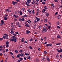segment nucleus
<instances>
[{"mask_svg": "<svg viewBox=\"0 0 62 62\" xmlns=\"http://www.w3.org/2000/svg\"><path fill=\"white\" fill-rule=\"evenodd\" d=\"M41 26H38V28L39 29H40V28H41Z\"/></svg>", "mask_w": 62, "mask_h": 62, "instance_id": "cd10ccee", "label": "nucleus"}, {"mask_svg": "<svg viewBox=\"0 0 62 62\" xmlns=\"http://www.w3.org/2000/svg\"><path fill=\"white\" fill-rule=\"evenodd\" d=\"M44 8L45 9V10H46V9H47V7L46 6H45L44 7Z\"/></svg>", "mask_w": 62, "mask_h": 62, "instance_id": "c756f323", "label": "nucleus"}, {"mask_svg": "<svg viewBox=\"0 0 62 62\" xmlns=\"http://www.w3.org/2000/svg\"><path fill=\"white\" fill-rule=\"evenodd\" d=\"M57 27L58 28H60V27H59V26H57Z\"/></svg>", "mask_w": 62, "mask_h": 62, "instance_id": "69168bd1", "label": "nucleus"}, {"mask_svg": "<svg viewBox=\"0 0 62 62\" xmlns=\"http://www.w3.org/2000/svg\"><path fill=\"white\" fill-rule=\"evenodd\" d=\"M57 38H60L61 37L59 35H58L57 36Z\"/></svg>", "mask_w": 62, "mask_h": 62, "instance_id": "dca6fc26", "label": "nucleus"}, {"mask_svg": "<svg viewBox=\"0 0 62 62\" xmlns=\"http://www.w3.org/2000/svg\"><path fill=\"white\" fill-rule=\"evenodd\" d=\"M3 55V54H2V53H0V56H2V55Z\"/></svg>", "mask_w": 62, "mask_h": 62, "instance_id": "4c0bfd02", "label": "nucleus"}, {"mask_svg": "<svg viewBox=\"0 0 62 62\" xmlns=\"http://www.w3.org/2000/svg\"><path fill=\"white\" fill-rule=\"evenodd\" d=\"M10 30L11 31H13V29L12 28L10 29Z\"/></svg>", "mask_w": 62, "mask_h": 62, "instance_id": "864d4df0", "label": "nucleus"}, {"mask_svg": "<svg viewBox=\"0 0 62 62\" xmlns=\"http://www.w3.org/2000/svg\"><path fill=\"white\" fill-rule=\"evenodd\" d=\"M20 14L21 15H22L23 14V13L21 12V11H20Z\"/></svg>", "mask_w": 62, "mask_h": 62, "instance_id": "bb28decb", "label": "nucleus"}, {"mask_svg": "<svg viewBox=\"0 0 62 62\" xmlns=\"http://www.w3.org/2000/svg\"><path fill=\"white\" fill-rule=\"evenodd\" d=\"M44 53L45 54H46L47 53V52L45 51L44 52Z\"/></svg>", "mask_w": 62, "mask_h": 62, "instance_id": "a19ab883", "label": "nucleus"}, {"mask_svg": "<svg viewBox=\"0 0 62 62\" xmlns=\"http://www.w3.org/2000/svg\"><path fill=\"white\" fill-rule=\"evenodd\" d=\"M4 20L5 21H6V20H7V17L5 16L4 17Z\"/></svg>", "mask_w": 62, "mask_h": 62, "instance_id": "9b49d317", "label": "nucleus"}, {"mask_svg": "<svg viewBox=\"0 0 62 62\" xmlns=\"http://www.w3.org/2000/svg\"><path fill=\"white\" fill-rule=\"evenodd\" d=\"M51 6H53L54 8V4H52L51 5Z\"/></svg>", "mask_w": 62, "mask_h": 62, "instance_id": "6ab92c4d", "label": "nucleus"}, {"mask_svg": "<svg viewBox=\"0 0 62 62\" xmlns=\"http://www.w3.org/2000/svg\"><path fill=\"white\" fill-rule=\"evenodd\" d=\"M25 26L27 27H30V26L29 25V24H28V23H25Z\"/></svg>", "mask_w": 62, "mask_h": 62, "instance_id": "20e7f679", "label": "nucleus"}, {"mask_svg": "<svg viewBox=\"0 0 62 62\" xmlns=\"http://www.w3.org/2000/svg\"><path fill=\"white\" fill-rule=\"evenodd\" d=\"M59 24V22L57 21L56 23V25H58Z\"/></svg>", "mask_w": 62, "mask_h": 62, "instance_id": "f8f14e48", "label": "nucleus"}, {"mask_svg": "<svg viewBox=\"0 0 62 62\" xmlns=\"http://www.w3.org/2000/svg\"><path fill=\"white\" fill-rule=\"evenodd\" d=\"M46 11V10L45 9H43L42 10V12L43 13H44V12L45 11Z\"/></svg>", "mask_w": 62, "mask_h": 62, "instance_id": "412c9836", "label": "nucleus"}, {"mask_svg": "<svg viewBox=\"0 0 62 62\" xmlns=\"http://www.w3.org/2000/svg\"><path fill=\"white\" fill-rule=\"evenodd\" d=\"M19 55L21 56H23L24 54H23L21 53V54H19Z\"/></svg>", "mask_w": 62, "mask_h": 62, "instance_id": "4468645a", "label": "nucleus"}, {"mask_svg": "<svg viewBox=\"0 0 62 62\" xmlns=\"http://www.w3.org/2000/svg\"><path fill=\"white\" fill-rule=\"evenodd\" d=\"M43 31L44 32H46L47 31V30L46 29H43Z\"/></svg>", "mask_w": 62, "mask_h": 62, "instance_id": "1a4fd4ad", "label": "nucleus"}, {"mask_svg": "<svg viewBox=\"0 0 62 62\" xmlns=\"http://www.w3.org/2000/svg\"><path fill=\"white\" fill-rule=\"evenodd\" d=\"M34 23H37V20H34Z\"/></svg>", "mask_w": 62, "mask_h": 62, "instance_id": "338daca9", "label": "nucleus"}, {"mask_svg": "<svg viewBox=\"0 0 62 62\" xmlns=\"http://www.w3.org/2000/svg\"><path fill=\"white\" fill-rule=\"evenodd\" d=\"M14 31H10V33L11 34H13V33H14Z\"/></svg>", "mask_w": 62, "mask_h": 62, "instance_id": "f3484780", "label": "nucleus"}, {"mask_svg": "<svg viewBox=\"0 0 62 62\" xmlns=\"http://www.w3.org/2000/svg\"><path fill=\"white\" fill-rule=\"evenodd\" d=\"M19 59H20L21 61H21H22V60H23V58H19Z\"/></svg>", "mask_w": 62, "mask_h": 62, "instance_id": "09e8293b", "label": "nucleus"}, {"mask_svg": "<svg viewBox=\"0 0 62 62\" xmlns=\"http://www.w3.org/2000/svg\"><path fill=\"white\" fill-rule=\"evenodd\" d=\"M26 34H29V33H30V31H27L26 32Z\"/></svg>", "mask_w": 62, "mask_h": 62, "instance_id": "6e6552de", "label": "nucleus"}, {"mask_svg": "<svg viewBox=\"0 0 62 62\" xmlns=\"http://www.w3.org/2000/svg\"><path fill=\"white\" fill-rule=\"evenodd\" d=\"M32 40H33V39L31 38V39L30 40V41H32Z\"/></svg>", "mask_w": 62, "mask_h": 62, "instance_id": "3c124183", "label": "nucleus"}, {"mask_svg": "<svg viewBox=\"0 0 62 62\" xmlns=\"http://www.w3.org/2000/svg\"><path fill=\"white\" fill-rule=\"evenodd\" d=\"M6 11H7V12H11V10H9L8 9H7L6 10Z\"/></svg>", "mask_w": 62, "mask_h": 62, "instance_id": "39448f33", "label": "nucleus"}, {"mask_svg": "<svg viewBox=\"0 0 62 62\" xmlns=\"http://www.w3.org/2000/svg\"><path fill=\"white\" fill-rule=\"evenodd\" d=\"M23 17V18H24V17H27V16H26V15H24Z\"/></svg>", "mask_w": 62, "mask_h": 62, "instance_id": "393cba45", "label": "nucleus"}, {"mask_svg": "<svg viewBox=\"0 0 62 62\" xmlns=\"http://www.w3.org/2000/svg\"><path fill=\"white\" fill-rule=\"evenodd\" d=\"M58 16L59 17H62V15H58Z\"/></svg>", "mask_w": 62, "mask_h": 62, "instance_id": "8fccbe9b", "label": "nucleus"}, {"mask_svg": "<svg viewBox=\"0 0 62 62\" xmlns=\"http://www.w3.org/2000/svg\"><path fill=\"white\" fill-rule=\"evenodd\" d=\"M47 21H48V19H44V21L45 23H46Z\"/></svg>", "mask_w": 62, "mask_h": 62, "instance_id": "9d476101", "label": "nucleus"}, {"mask_svg": "<svg viewBox=\"0 0 62 62\" xmlns=\"http://www.w3.org/2000/svg\"><path fill=\"white\" fill-rule=\"evenodd\" d=\"M32 13L33 14H34L35 13V11H34V10H33L32 11Z\"/></svg>", "mask_w": 62, "mask_h": 62, "instance_id": "4be33fe9", "label": "nucleus"}, {"mask_svg": "<svg viewBox=\"0 0 62 62\" xmlns=\"http://www.w3.org/2000/svg\"><path fill=\"white\" fill-rule=\"evenodd\" d=\"M13 35H14L15 36H16V35L15 34L13 33Z\"/></svg>", "mask_w": 62, "mask_h": 62, "instance_id": "052dcab7", "label": "nucleus"}, {"mask_svg": "<svg viewBox=\"0 0 62 62\" xmlns=\"http://www.w3.org/2000/svg\"><path fill=\"white\" fill-rule=\"evenodd\" d=\"M28 59H30L31 58V57H30V56H29L28 57Z\"/></svg>", "mask_w": 62, "mask_h": 62, "instance_id": "e433bc0d", "label": "nucleus"}, {"mask_svg": "<svg viewBox=\"0 0 62 62\" xmlns=\"http://www.w3.org/2000/svg\"><path fill=\"white\" fill-rule=\"evenodd\" d=\"M27 22H28V23H29L30 24V23H31V22L30 20H28L27 21Z\"/></svg>", "mask_w": 62, "mask_h": 62, "instance_id": "aec40b11", "label": "nucleus"}, {"mask_svg": "<svg viewBox=\"0 0 62 62\" xmlns=\"http://www.w3.org/2000/svg\"><path fill=\"white\" fill-rule=\"evenodd\" d=\"M13 17H15V18H17L19 17V16H17L16 15H13Z\"/></svg>", "mask_w": 62, "mask_h": 62, "instance_id": "423d86ee", "label": "nucleus"}, {"mask_svg": "<svg viewBox=\"0 0 62 62\" xmlns=\"http://www.w3.org/2000/svg\"><path fill=\"white\" fill-rule=\"evenodd\" d=\"M48 23L49 24H50V25H51V24H52V23H51V22H48Z\"/></svg>", "mask_w": 62, "mask_h": 62, "instance_id": "c9c22d12", "label": "nucleus"}, {"mask_svg": "<svg viewBox=\"0 0 62 62\" xmlns=\"http://www.w3.org/2000/svg\"><path fill=\"white\" fill-rule=\"evenodd\" d=\"M29 48L30 49H32V47L31 46H29Z\"/></svg>", "mask_w": 62, "mask_h": 62, "instance_id": "a211bd4d", "label": "nucleus"}, {"mask_svg": "<svg viewBox=\"0 0 62 62\" xmlns=\"http://www.w3.org/2000/svg\"><path fill=\"white\" fill-rule=\"evenodd\" d=\"M1 23L2 24H5V23H4V21L2 20L1 21Z\"/></svg>", "mask_w": 62, "mask_h": 62, "instance_id": "ddd939ff", "label": "nucleus"}, {"mask_svg": "<svg viewBox=\"0 0 62 62\" xmlns=\"http://www.w3.org/2000/svg\"><path fill=\"white\" fill-rule=\"evenodd\" d=\"M20 54H19L18 55H17V57H18V58H20Z\"/></svg>", "mask_w": 62, "mask_h": 62, "instance_id": "72a5a7b5", "label": "nucleus"}, {"mask_svg": "<svg viewBox=\"0 0 62 62\" xmlns=\"http://www.w3.org/2000/svg\"><path fill=\"white\" fill-rule=\"evenodd\" d=\"M40 20V19L39 18H38L37 19V22H39Z\"/></svg>", "mask_w": 62, "mask_h": 62, "instance_id": "2eb2a0df", "label": "nucleus"}, {"mask_svg": "<svg viewBox=\"0 0 62 62\" xmlns=\"http://www.w3.org/2000/svg\"><path fill=\"white\" fill-rule=\"evenodd\" d=\"M22 10L23 11H24V8H22Z\"/></svg>", "mask_w": 62, "mask_h": 62, "instance_id": "c03bdc74", "label": "nucleus"}, {"mask_svg": "<svg viewBox=\"0 0 62 62\" xmlns=\"http://www.w3.org/2000/svg\"><path fill=\"white\" fill-rule=\"evenodd\" d=\"M28 11L30 13V14H31L32 13V12H31V10L30 9L28 10Z\"/></svg>", "mask_w": 62, "mask_h": 62, "instance_id": "0eeeda50", "label": "nucleus"}, {"mask_svg": "<svg viewBox=\"0 0 62 62\" xmlns=\"http://www.w3.org/2000/svg\"><path fill=\"white\" fill-rule=\"evenodd\" d=\"M19 52L20 53H23V51L22 50H20L19 51Z\"/></svg>", "mask_w": 62, "mask_h": 62, "instance_id": "f704fd0d", "label": "nucleus"}, {"mask_svg": "<svg viewBox=\"0 0 62 62\" xmlns=\"http://www.w3.org/2000/svg\"><path fill=\"white\" fill-rule=\"evenodd\" d=\"M25 55H29V54H27V53H25Z\"/></svg>", "mask_w": 62, "mask_h": 62, "instance_id": "680f3d73", "label": "nucleus"}, {"mask_svg": "<svg viewBox=\"0 0 62 62\" xmlns=\"http://www.w3.org/2000/svg\"><path fill=\"white\" fill-rule=\"evenodd\" d=\"M15 33L16 35H17L18 34V32L17 31Z\"/></svg>", "mask_w": 62, "mask_h": 62, "instance_id": "bf43d9fd", "label": "nucleus"}, {"mask_svg": "<svg viewBox=\"0 0 62 62\" xmlns=\"http://www.w3.org/2000/svg\"><path fill=\"white\" fill-rule=\"evenodd\" d=\"M13 39H11V40L12 41H14L15 42H16L17 41L16 39H18L17 38H16V37L14 36H13L12 37Z\"/></svg>", "mask_w": 62, "mask_h": 62, "instance_id": "f257e3e1", "label": "nucleus"}, {"mask_svg": "<svg viewBox=\"0 0 62 62\" xmlns=\"http://www.w3.org/2000/svg\"><path fill=\"white\" fill-rule=\"evenodd\" d=\"M18 20L19 21H21V18H19Z\"/></svg>", "mask_w": 62, "mask_h": 62, "instance_id": "774afa93", "label": "nucleus"}, {"mask_svg": "<svg viewBox=\"0 0 62 62\" xmlns=\"http://www.w3.org/2000/svg\"><path fill=\"white\" fill-rule=\"evenodd\" d=\"M46 16L47 17H48V16H49V13H47L46 14Z\"/></svg>", "mask_w": 62, "mask_h": 62, "instance_id": "b1692460", "label": "nucleus"}, {"mask_svg": "<svg viewBox=\"0 0 62 62\" xmlns=\"http://www.w3.org/2000/svg\"><path fill=\"white\" fill-rule=\"evenodd\" d=\"M48 29H50V28H51V26H48Z\"/></svg>", "mask_w": 62, "mask_h": 62, "instance_id": "0e129e2a", "label": "nucleus"}, {"mask_svg": "<svg viewBox=\"0 0 62 62\" xmlns=\"http://www.w3.org/2000/svg\"><path fill=\"white\" fill-rule=\"evenodd\" d=\"M16 25H20V24H19V23H16Z\"/></svg>", "mask_w": 62, "mask_h": 62, "instance_id": "5fc2aeb1", "label": "nucleus"}, {"mask_svg": "<svg viewBox=\"0 0 62 62\" xmlns=\"http://www.w3.org/2000/svg\"><path fill=\"white\" fill-rule=\"evenodd\" d=\"M15 52L16 53H18V51L17 50H15Z\"/></svg>", "mask_w": 62, "mask_h": 62, "instance_id": "7c9ffc66", "label": "nucleus"}, {"mask_svg": "<svg viewBox=\"0 0 62 62\" xmlns=\"http://www.w3.org/2000/svg\"><path fill=\"white\" fill-rule=\"evenodd\" d=\"M35 2H36V1L33 0V2H32V5H33V4H34V3H35Z\"/></svg>", "mask_w": 62, "mask_h": 62, "instance_id": "5701e85b", "label": "nucleus"}, {"mask_svg": "<svg viewBox=\"0 0 62 62\" xmlns=\"http://www.w3.org/2000/svg\"><path fill=\"white\" fill-rule=\"evenodd\" d=\"M4 35H5V36H6L7 37H8V34H5Z\"/></svg>", "mask_w": 62, "mask_h": 62, "instance_id": "79ce46f5", "label": "nucleus"}, {"mask_svg": "<svg viewBox=\"0 0 62 62\" xmlns=\"http://www.w3.org/2000/svg\"><path fill=\"white\" fill-rule=\"evenodd\" d=\"M11 27H12L13 28H14V25H11Z\"/></svg>", "mask_w": 62, "mask_h": 62, "instance_id": "a18cd8bd", "label": "nucleus"}, {"mask_svg": "<svg viewBox=\"0 0 62 62\" xmlns=\"http://www.w3.org/2000/svg\"><path fill=\"white\" fill-rule=\"evenodd\" d=\"M46 46L47 47H48V46H49V44H46Z\"/></svg>", "mask_w": 62, "mask_h": 62, "instance_id": "6e6d98bb", "label": "nucleus"}, {"mask_svg": "<svg viewBox=\"0 0 62 62\" xmlns=\"http://www.w3.org/2000/svg\"><path fill=\"white\" fill-rule=\"evenodd\" d=\"M31 0H27V2H26V4L27 5V6H30V5L28 4H30L31 3Z\"/></svg>", "mask_w": 62, "mask_h": 62, "instance_id": "f03ea898", "label": "nucleus"}, {"mask_svg": "<svg viewBox=\"0 0 62 62\" xmlns=\"http://www.w3.org/2000/svg\"><path fill=\"white\" fill-rule=\"evenodd\" d=\"M2 51L3 53H4L5 52V50L3 49H2Z\"/></svg>", "mask_w": 62, "mask_h": 62, "instance_id": "37998d69", "label": "nucleus"}, {"mask_svg": "<svg viewBox=\"0 0 62 62\" xmlns=\"http://www.w3.org/2000/svg\"><path fill=\"white\" fill-rule=\"evenodd\" d=\"M23 39H24L23 38H22L21 39V42H23L24 41V40Z\"/></svg>", "mask_w": 62, "mask_h": 62, "instance_id": "a878e982", "label": "nucleus"}, {"mask_svg": "<svg viewBox=\"0 0 62 62\" xmlns=\"http://www.w3.org/2000/svg\"><path fill=\"white\" fill-rule=\"evenodd\" d=\"M53 45L51 44H49V46H52Z\"/></svg>", "mask_w": 62, "mask_h": 62, "instance_id": "603ef678", "label": "nucleus"}, {"mask_svg": "<svg viewBox=\"0 0 62 62\" xmlns=\"http://www.w3.org/2000/svg\"><path fill=\"white\" fill-rule=\"evenodd\" d=\"M61 44V43H56V45H60Z\"/></svg>", "mask_w": 62, "mask_h": 62, "instance_id": "2f4dec72", "label": "nucleus"}, {"mask_svg": "<svg viewBox=\"0 0 62 62\" xmlns=\"http://www.w3.org/2000/svg\"><path fill=\"white\" fill-rule=\"evenodd\" d=\"M47 60L48 61H50V59L48 58L47 57Z\"/></svg>", "mask_w": 62, "mask_h": 62, "instance_id": "473e14b6", "label": "nucleus"}, {"mask_svg": "<svg viewBox=\"0 0 62 62\" xmlns=\"http://www.w3.org/2000/svg\"><path fill=\"white\" fill-rule=\"evenodd\" d=\"M57 51L58 52H60V50H59V49H57Z\"/></svg>", "mask_w": 62, "mask_h": 62, "instance_id": "4d7b16f0", "label": "nucleus"}, {"mask_svg": "<svg viewBox=\"0 0 62 62\" xmlns=\"http://www.w3.org/2000/svg\"><path fill=\"white\" fill-rule=\"evenodd\" d=\"M6 47H9V45H8L9 44V42L8 41H7L6 42Z\"/></svg>", "mask_w": 62, "mask_h": 62, "instance_id": "7ed1b4c3", "label": "nucleus"}, {"mask_svg": "<svg viewBox=\"0 0 62 62\" xmlns=\"http://www.w3.org/2000/svg\"><path fill=\"white\" fill-rule=\"evenodd\" d=\"M54 2H58V0H54Z\"/></svg>", "mask_w": 62, "mask_h": 62, "instance_id": "de8ad7c7", "label": "nucleus"}, {"mask_svg": "<svg viewBox=\"0 0 62 62\" xmlns=\"http://www.w3.org/2000/svg\"><path fill=\"white\" fill-rule=\"evenodd\" d=\"M6 37L5 36V35L3 36V39H5V38H6Z\"/></svg>", "mask_w": 62, "mask_h": 62, "instance_id": "ea45409f", "label": "nucleus"}, {"mask_svg": "<svg viewBox=\"0 0 62 62\" xmlns=\"http://www.w3.org/2000/svg\"><path fill=\"white\" fill-rule=\"evenodd\" d=\"M57 14H58V12H56L55 13V15H57Z\"/></svg>", "mask_w": 62, "mask_h": 62, "instance_id": "e2e57ef3", "label": "nucleus"}, {"mask_svg": "<svg viewBox=\"0 0 62 62\" xmlns=\"http://www.w3.org/2000/svg\"><path fill=\"white\" fill-rule=\"evenodd\" d=\"M42 4L43 5H44V4H45L46 3H45V2H44V1H43L42 2Z\"/></svg>", "mask_w": 62, "mask_h": 62, "instance_id": "c85d7f7f", "label": "nucleus"}, {"mask_svg": "<svg viewBox=\"0 0 62 62\" xmlns=\"http://www.w3.org/2000/svg\"><path fill=\"white\" fill-rule=\"evenodd\" d=\"M60 52L61 53H62V49H60Z\"/></svg>", "mask_w": 62, "mask_h": 62, "instance_id": "13d9d810", "label": "nucleus"}, {"mask_svg": "<svg viewBox=\"0 0 62 62\" xmlns=\"http://www.w3.org/2000/svg\"><path fill=\"white\" fill-rule=\"evenodd\" d=\"M12 4L13 5H15V2L14 1L12 2Z\"/></svg>", "mask_w": 62, "mask_h": 62, "instance_id": "58836bf2", "label": "nucleus"}, {"mask_svg": "<svg viewBox=\"0 0 62 62\" xmlns=\"http://www.w3.org/2000/svg\"><path fill=\"white\" fill-rule=\"evenodd\" d=\"M21 20L23 22V21H24V18H22L21 19Z\"/></svg>", "mask_w": 62, "mask_h": 62, "instance_id": "49530a36", "label": "nucleus"}]
</instances>
